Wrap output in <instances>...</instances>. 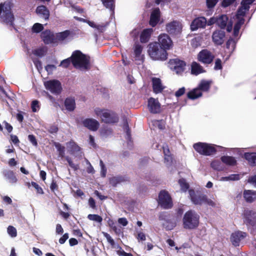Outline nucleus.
I'll return each mask as SVG.
<instances>
[{"instance_id":"obj_1","label":"nucleus","mask_w":256,"mask_h":256,"mask_svg":"<svg viewBox=\"0 0 256 256\" xmlns=\"http://www.w3.org/2000/svg\"><path fill=\"white\" fill-rule=\"evenodd\" d=\"M12 6L11 1H5L0 4V20L14 28V16L12 11Z\"/></svg>"},{"instance_id":"obj_2","label":"nucleus","mask_w":256,"mask_h":256,"mask_svg":"<svg viewBox=\"0 0 256 256\" xmlns=\"http://www.w3.org/2000/svg\"><path fill=\"white\" fill-rule=\"evenodd\" d=\"M72 65L76 68L88 70L90 68V57L80 50L74 51L70 56Z\"/></svg>"},{"instance_id":"obj_3","label":"nucleus","mask_w":256,"mask_h":256,"mask_svg":"<svg viewBox=\"0 0 256 256\" xmlns=\"http://www.w3.org/2000/svg\"><path fill=\"white\" fill-rule=\"evenodd\" d=\"M183 227L186 230L196 228L200 223V216L194 210H189L184 214L183 219Z\"/></svg>"},{"instance_id":"obj_4","label":"nucleus","mask_w":256,"mask_h":256,"mask_svg":"<svg viewBox=\"0 0 256 256\" xmlns=\"http://www.w3.org/2000/svg\"><path fill=\"white\" fill-rule=\"evenodd\" d=\"M148 48V52L152 60H165L167 59V52L162 48L157 42L150 43Z\"/></svg>"},{"instance_id":"obj_5","label":"nucleus","mask_w":256,"mask_h":256,"mask_svg":"<svg viewBox=\"0 0 256 256\" xmlns=\"http://www.w3.org/2000/svg\"><path fill=\"white\" fill-rule=\"evenodd\" d=\"M194 150L199 154L203 156H210L216 153V148L221 146L206 142H198L193 145Z\"/></svg>"},{"instance_id":"obj_6","label":"nucleus","mask_w":256,"mask_h":256,"mask_svg":"<svg viewBox=\"0 0 256 256\" xmlns=\"http://www.w3.org/2000/svg\"><path fill=\"white\" fill-rule=\"evenodd\" d=\"M97 116L100 117L102 121L106 124H114L118 122L119 118L118 114L112 111L108 110L96 108L94 110Z\"/></svg>"},{"instance_id":"obj_7","label":"nucleus","mask_w":256,"mask_h":256,"mask_svg":"<svg viewBox=\"0 0 256 256\" xmlns=\"http://www.w3.org/2000/svg\"><path fill=\"white\" fill-rule=\"evenodd\" d=\"M189 194L191 201L196 205L201 206L205 204L212 207L216 206V204L212 200L208 198L205 194H196L193 190H189Z\"/></svg>"},{"instance_id":"obj_8","label":"nucleus","mask_w":256,"mask_h":256,"mask_svg":"<svg viewBox=\"0 0 256 256\" xmlns=\"http://www.w3.org/2000/svg\"><path fill=\"white\" fill-rule=\"evenodd\" d=\"M158 203L164 209L172 208L173 204L172 198L168 192L166 190H162L158 194Z\"/></svg>"},{"instance_id":"obj_9","label":"nucleus","mask_w":256,"mask_h":256,"mask_svg":"<svg viewBox=\"0 0 256 256\" xmlns=\"http://www.w3.org/2000/svg\"><path fill=\"white\" fill-rule=\"evenodd\" d=\"M170 68L178 74H182L186 68V62L178 58L171 59L168 62Z\"/></svg>"},{"instance_id":"obj_10","label":"nucleus","mask_w":256,"mask_h":256,"mask_svg":"<svg viewBox=\"0 0 256 256\" xmlns=\"http://www.w3.org/2000/svg\"><path fill=\"white\" fill-rule=\"evenodd\" d=\"M44 86L47 90L55 94H60L62 90L61 83L56 80L46 81L44 82Z\"/></svg>"},{"instance_id":"obj_11","label":"nucleus","mask_w":256,"mask_h":256,"mask_svg":"<svg viewBox=\"0 0 256 256\" xmlns=\"http://www.w3.org/2000/svg\"><path fill=\"white\" fill-rule=\"evenodd\" d=\"M214 58V56L207 49L202 50L198 54V60L204 64H212Z\"/></svg>"},{"instance_id":"obj_12","label":"nucleus","mask_w":256,"mask_h":256,"mask_svg":"<svg viewBox=\"0 0 256 256\" xmlns=\"http://www.w3.org/2000/svg\"><path fill=\"white\" fill-rule=\"evenodd\" d=\"M159 46L162 48L164 49L166 52L170 49L173 46L172 40L169 36L166 34H162L158 37V42Z\"/></svg>"},{"instance_id":"obj_13","label":"nucleus","mask_w":256,"mask_h":256,"mask_svg":"<svg viewBox=\"0 0 256 256\" xmlns=\"http://www.w3.org/2000/svg\"><path fill=\"white\" fill-rule=\"evenodd\" d=\"M40 38L46 44H56L55 34L50 30L42 31L40 34Z\"/></svg>"},{"instance_id":"obj_14","label":"nucleus","mask_w":256,"mask_h":256,"mask_svg":"<svg viewBox=\"0 0 256 256\" xmlns=\"http://www.w3.org/2000/svg\"><path fill=\"white\" fill-rule=\"evenodd\" d=\"M166 30L172 36H177L181 33L182 27L181 24L176 21L168 23L166 26Z\"/></svg>"},{"instance_id":"obj_15","label":"nucleus","mask_w":256,"mask_h":256,"mask_svg":"<svg viewBox=\"0 0 256 256\" xmlns=\"http://www.w3.org/2000/svg\"><path fill=\"white\" fill-rule=\"evenodd\" d=\"M226 33L222 30H216L212 34V40L215 46H221L224 42Z\"/></svg>"},{"instance_id":"obj_16","label":"nucleus","mask_w":256,"mask_h":256,"mask_svg":"<svg viewBox=\"0 0 256 256\" xmlns=\"http://www.w3.org/2000/svg\"><path fill=\"white\" fill-rule=\"evenodd\" d=\"M206 20L204 17L196 18L192 21L190 24V29L192 31H194L198 28H204L206 27Z\"/></svg>"},{"instance_id":"obj_17","label":"nucleus","mask_w":256,"mask_h":256,"mask_svg":"<svg viewBox=\"0 0 256 256\" xmlns=\"http://www.w3.org/2000/svg\"><path fill=\"white\" fill-rule=\"evenodd\" d=\"M246 236L247 234L245 232L240 230L235 232L231 234L230 241L234 246H239L240 242L244 239Z\"/></svg>"},{"instance_id":"obj_18","label":"nucleus","mask_w":256,"mask_h":256,"mask_svg":"<svg viewBox=\"0 0 256 256\" xmlns=\"http://www.w3.org/2000/svg\"><path fill=\"white\" fill-rule=\"evenodd\" d=\"M254 1H242L241 6L238 9L236 14V18L240 17L243 18L246 12L249 10L250 5L252 4Z\"/></svg>"},{"instance_id":"obj_19","label":"nucleus","mask_w":256,"mask_h":256,"mask_svg":"<svg viewBox=\"0 0 256 256\" xmlns=\"http://www.w3.org/2000/svg\"><path fill=\"white\" fill-rule=\"evenodd\" d=\"M148 106L150 112L156 114L160 112V104L158 100L150 98L148 100Z\"/></svg>"},{"instance_id":"obj_20","label":"nucleus","mask_w":256,"mask_h":256,"mask_svg":"<svg viewBox=\"0 0 256 256\" xmlns=\"http://www.w3.org/2000/svg\"><path fill=\"white\" fill-rule=\"evenodd\" d=\"M83 126L91 131H96L98 130L100 124L96 120L87 118L82 121Z\"/></svg>"},{"instance_id":"obj_21","label":"nucleus","mask_w":256,"mask_h":256,"mask_svg":"<svg viewBox=\"0 0 256 256\" xmlns=\"http://www.w3.org/2000/svg\"><path fill=\"white\" fill-rule=\"evenodd\" d=\"M255 212L252 210H246L244 212V222L248 226H254L256 220L252 216Z\"/></svg>"},{"instance_id":"obj_22","label":"nucleus","mask_w":256,"mask_h":256,"mask_svg":"<svg viewBox=\"0 0 256 256\" xmlns=\"http://www.w3.org/2000/svg\"><path fill=\"white\" fill-rule=\"evenodd\" d=\"M160 17V12L159 8H154L152 12L149 20V24L154 27L158 22Z\"/></svg>"},{"instance_id":"obj_23","label":"nucleus","mask_w":256,"mask_h":256,"mask_svg":"<svg viewBox=\"0 0 256 256\" xmlns=\"http://www.w3.org/2000/svg\"><path fill=\"white\" fill-rule=\"evenodd\" d=\"M152 87L154 93L157 94L160 93L163 91L164 88L162 86V80L160 78L156 77L152 78Z\"/></svg>"},{"instance_id":"obj_24","label":"nucleus","mask_w":256,"mask_h":256,"mask_svg":"<svg viewBox=\"0 0 256 256\" xmlns=\"http://www.w3.org/2000/svg\"><path fill=\"white\" fill-rule=\"evenodd\" d=\"M153 32L152 28L143 30L140 36V42L143 44L147 43L150 40Z\"/></svg>"},{"instance_id":"obj_25","label":"nucleus","mask_w":256,"mask_h":256,"mask_svg":"<svg viewBox=\"0 0 256 256\" xmlns=\"http://www.w3.org/2000/svg\"><path fill=\"white\" fill-rule=\"evenodd\" d=\"M244 198L248 203H252L256 200V191L244 190L243 192Z\"/></svg>"},{"instance_id":"obj_26","label":"nucleus","mask_w":256,"mask_h":256,"mask_svg":"<svg viewBox=\"0 0 256 256\" xmlns=\"http://www.w3.org/2000/svg\"><path fill=\"white\" fill-rule=\"evenodd\" d=\"M4 178L8 180L10 183L14 184L18 181V179L14 172L11 170H5L2 172Z\"/></svg>"},{"instance_id":"obj_27","label":"nucleus","mask_w":256,"mask_h":256,"mask_svg":"<svg viewBox=\"0 0 256 256\" xmlns=\"http://www.w3.org/2000/svg\"><path fill=\"white\" fill-rule=\"evenodd\" d=\"M204 72H205V70L199 64L196 62H192L191 65L192 74L197 76Z\"/></svg>"},{"instance_id":"obj_28","label":"nucleus","mask_w":256,"mask_h":256,"mask_svg":"<svg viewBox=\"0 0 256 256\" xmlns=\"http://www.w3.org/2000/svg\"><path fill=\"white\" fill-rule=\"evenodd\" d=\"M36 12L39 15H40L46 20H48L50 16V12L46 6H38Z\"/></svg>"},{"instance_id":"obj_29","label":"nucleus","mask_w":256,"mask_h":256,"mask_svg":"<svg viewBox=\"0 0 256 256\" xmlns=\"http://www.w3.org/2000/svg\"><path fill=\"white\" fill-rule=\"evenodd\" d=\"M244 158L248 160L250 166H256V152H245Z\"/></svg>"},{"instance_id":"obj_30","label":"nucleus","mask_w":256,"mask_h":256,"mask_svg":"<svg viewBox=\"0 0 256 256\" xmlns=\"http://www.w3.org/2000/svg\"><path fill=\"white\" fill-rule=\"evenodd\" d=\"M64 106L68 110L73 111L76 108L74 98L72 97L67 98L64 100Z\"/></svg>"},{"instance_id":"obj_31","label":"nucleus","mask_w":256,"mask_h":256,"mask_svg":"<svg viewBox=\"0 0 256 256\" xmlns=\"http://www.w3.org/2000/svg\"><path fill=\"white\" fill-rule=\"evenodd\" d=\"M221 161L228 166H234L236 164V158L232 156H224L220 158Z\"/></svg>"},{"instance_id":"obj_32","label":"nucleus","mask_w":256,"mask_h":256,"mask_svg":"<svg viewBox=\"0 0 256 256\" xmlns=\"http://www.w3.org/2000/svg\"><path fill=\"white\" fill-rule=\"evenodd\" d=\"M228 18L226 14L217 17V25L221 28L224 29L226 26Z\"/></svg>"},{"instance_id":"obj_33","label":"nucleus","mask_w":256,"mask_h":256,"mask_svg":"<svg viewBox=\"0 0 256 256\" xmlns=\"http://www.w3.org/2000/svg\"><path fill=\"white\" fill-rule=\"evenodd\" d=\"M212 84L211 81H208L202 80L200 81L198 86L197 87L200 92H207L209 91L210 85Z\"/></svg>"},{"instance_id":"obj_34","label":"nucleus","mask_w":256,"mask_h":256,"mask_svg":"<svg viewBox=\"0 0 256 256\" xmlns=\"http://www.w3.org/2000/svg\"><path fill=\"white\" fill-rule=\"evenodd\" d=\"M202 93L198 88H194L187 94V97L190 100H195L201 97Z\"/></svg>"},{"instance_id":"obj_35","label":"nucleus","mask_w":256,"mask_h":256,"mask_svg":"<svg viewBox=\"0 0 256 256\" xmlns=\"http://www.w3.org/2000/svg\"><path fill=\"white\" fill-rule=\"evenodd\" d=\"M70 31L68 30H66L64 32L55 34L56 41V44H58L59 42H62L66 40L70 35Z\"/></svg>"},{"instance_id":"obj_36","label":"nucleus","mask_w":256,"mask_h":256,"mask_svg":"<svg viewBox=\"0 0 256 256\" xmlns=\"http://www.w3.org/2000/svg\"><path fill=\"white\" fill-rule=\"evenodd\" d=\"M126 180V179L125 177L122 176H118L110 178L109 182L110 185L115 187L118 184Z\"/></svg>"},{"instance_id":"obj_37","label":"nucleus","mask_w":256,"mask_h":256,"mask_svg":"<svg viewBox=\"0 0 256 256\" xmlns=\"http://www.w3.org/2000/svg\"><path fill=\"white\" fill-rule=\"evenodd\" d=\"M47 51V48L42 46L33 50H32V54L36 56L42 57L46 54Z\"/></svg>"},{"instance_id":"obj_38","label":"nucleus","mask_w":256,"mask_h":256,"mask_svg":"<svg viewBox=\"0 0 256 256\" xmlns=\"http://www.w3.org/2000/svg\"><path fill=\"white\" fill-rule=\"evenodd\" d=\"M162 149L164 154V156L165 161L167 162H171L172 160V157L168 144L163 146Z\"/></svg>"},{"instance_id":"obj_39","label":"nucleus","mask_w":256,"mask_h":256,"mask_svg":"<svg viewBox=\"0 0 256 256\" xmlns=\"http://www.w3.org/2000/svg\"><path fill=\"white\" fill-rule=\"evenodd\" d=\"M54 146L57 149L58 152V155L62 158L64 157L65 154V147L62 146L60 144L57 142H54Z\"/></svg>"},{"instance_id":"obj_40","label":"nucleus","mask_w":256,"mask_h":256,"mask_svg":"<svg viewBox=\"0 0 256 256\" xmlns=\"http://www.w3.org/2000/svg\"><path fill=\"white\" fill-rule=\"evenodd\" d=\"M236 46V42L232 38H229L226 42V48L228 49L230 52L234 50Z\"/></svg>"},{"instance_id":"obj_41","label":"nucleus","mask_w":256,"mask_h":256,"mask_svg":"<svg viewBox=\"0 0 256 256\" xmlns=\"http://www.w3.org/2000/svg\"><path fill=\"white\" fill-rule=\"evenodd\" d=\"M104 6L110 9L112 13L114 14L115 8V1H102Z\"/></svg>"},{"instance_id":"obj_42","label":"nucleus","mask_w":256,"mask_h":256,"mask_svg":"<svg viewBox=\"0 0 256 256\" xmlns=\"http://www.w3.org/2000/svg\"><path fill=\"white\" fill-rule=\"evenodd\" d=\"M43 30H44L43 25L40 23L34 24L32 28V32H35V33H39L41 32H42Z\"/></svg>"},{"instance_id":"obj_43","label":"nucleus","mask_w":256,"mask_h":256,"mask_svg":"<svg viewBox=\"0 0 256 256\" xmlns=\"http://www.w3.org/2000/svg\"><path fill=\"white\" fill-rule=\"evenodd\" d=\"M88 218L92 221H94L100 223L102 220V218L101 216L96 214H90L88 216Z\"/></svg>"},{"instance_id":"obj_44","label":"nucleus","mask_w":256,"mask_h":256,"mask_svg":"<svg viewBox=\"0 0 256 256\" xmlns=\"http://www.w3.org/2000/svg\"><path fill=\"white\" fill-rule=\"evenodd\" d=\"M68 144L72 153L78 152L80 150V148L74 142H70Z\"/></svg>"},{"instance_id":"obj_45","label":"nucleus","mask_w":256,"mask_h":256,"mask_svg":"<svg viewBox=\"0 0 256 256\" xmlns=\"http://www.w3.org/2000/svg\"><path fill=\"white\" fill-rule=\"evenodd\" d=\"M143 47L140 44H136L134 48V53L136 57L138 58L142 54Z\"/></svg>"},{"instance_id":"obj_46","label":"nucleus","mask_w":256,"mask_h":256,"mask_svg":"<svg viewBox=\"0 0 256 256\" xmlns=\"http://www.w3.org/2000/svg\"><path fill=\"white\" fill-rule=\"evenodd\" d=\"M211 167L217 170H222L221 162L218 160H213L210 164Z\"/></svg>"},{"instance_id":"obj_47","label":"nucleus","mask_w":256,"mask_h":256,"mask_svg":"<svg viewBox=\"0 0 256 256\" xmlns=\"http://www.w3.org/2000/svg\"><path fill=\"white\" fill-rule=\"evenodd\" d=\"M178 183L181 187V189L186 192L189 188V184L186 182V180L184 178L180 179Z\"/></svg>"},{"instance_id":"obj_48","label":"nucleus","mask_w":256,"mask_h":256,"mask_svg":"<svg viewBox=\"0 0 256 256\" xmlns=\"http://www.w3.org/2000/svg\"><path fill=\"white\" fill-rule=\"evenodd\" d=\"M65 159L68 162L69 166L74 170H77L79 168V165L78 164H74L70 157H69L68 156H66L65 157Z\"/></svg>"},{"instance_id":"obj_49","label":"nucleus","mask_w":256,"mask_h":256,"mask_svg":"<svg viewBox=\"0 0 256 256\" xmlns=\"http://www.w3.org/2000/svg\"><path fill=\"white\" fill-rule=\"evenodd\" d=\"M32 62L38 72L40 73L43 68L41 61L38 58H34Z\"/></svg>"},{"instance_id":"obj_50","label":"nucleus","mask_w":256,"mask_h":256,"mask_svg":"<svg viewBox=\"0 0 256 256\" xmlns=\"http://www.w3.org/2000/svg\"><path fill=\"white\" fill-rule=\"evenodd\" d=\"M224 180H238L240 179L239 174H232L228 176L224 177Z\"/></svg>"},{"instance_id":"obj_51","label":"nucleus","mask_w":256,"mask_h":256,"mask_svg":"<svg viewBox=\"0 0 256 256\" xmlns=\"http://www.w3.org/2000/svg\"><path fill=\"white\" fill-rule=\"evenodd\" d=\"M8 232L12 237H16L17 236V232L16 228L12 226H10L8 228Z\"/></svg>"},{"instance_id":"obj_52","label":"nucleus","mask_w":256,"mask_h":256,"mask_svg":"<svg viewBox=\"0 0 256 256\" xmlns=\"http://www.w3.org/2000/svg\"><path fill=\"white\" fill-rule=\"evenodd\" d=\"M118 248H119V250L116 251L117 254L118 256H133V255L130 253H127L125 252L120 246H118Z\"/></svg>"},{"instance_id":"obj_53","label":"nucleus","mask_w":256,"mask_h":256,"mask_svg":"<svg viewBox=\"0 0 256 256\" xmlns=\"http://www.w3.org/2000/svg\"><path fill=\"white\" fill-rule=\"evenodd\" d=\"M31 108L32 112H36L40 108L39 102L37 100H33L31 104Z\"/></svg>"},{"instance_id":"obj_54","label":"nucleus","mask_w":256,"mask_h":256,"mask_svg":"<svg viewBox=\"0 0 256 256\" xmlns=\"http://www.w3.org/2000/svg\"><path fill=\"white\" fill-rule=\"evenodd\" d=\"M222 68V60L220 58H216L214 62V69L215 70H220Z\"/></svg>"},{"instance_id":"obj_55","label":"nucleus","mask_w":256,"mask_h":256,"mask_svg":"<svg viewBox=\"0 0 256 256\" xmlns=\"http://www.w3.org/2000/svg\"><path fill=\"white\" fill-rule=\"evenodd\" d=\"M108 224L116 234H119L120 233V230L118 228L116 224L113 221L109 222Z\"/></svg>"},{"instance_id":"obj_56","label":"nucleus","mask_w":256,"mask_h":256,"mask_svg":"<svg viewBox=\"0 0 256 256\" xmlns=\"http://www.w3.org/2000/svg\"><path fill=\"white\" fill-rule=\"evenodd\" d=\"M103 234L104 236L106 238L108 242V243L110 244L114 247L115 245V242L114 240L110 236L106 233V232H103Z\"/></svg>"},{"instance_id":"obj_57","label":"nucleus","mask_w":256,"mask_h":256,"mask_svg":"<svg viewBox=\"0 0 256 256\" xmlns=\"http://www.w3.org/2000/svg\"><path fill=\"white\" fill-rule=\"evenodd\" d=\"M72 62L70 58H68L62 60L60 62V66H62L63 68H68Z\"/></svg>"},{"instance_id":"obj_58","label":"nucleus","mask_w":256,"mask_h":256,"mask_svg":"<svg viewBox=\"0 0 256 256\" xmlns=\"http://www.w3.org/2000/svg\"><path fill=\"white\" fill-rule=\"evenodd\" d=\"M31 184L36 190L37 193L40 194H44V191L42 188L36 182H32Z\"/></svg>"},{"instance_id":"obj_59","label":"nucleus","mask_w":256,"mask_h":256,"mask_svg":"<svg viewBox=\"0 0 256 256\" xmlns=\"http://www.w3.org/2000/svg\"><path fill=\"white\" fill-rule=\"evenodd\" d=\"M28 140L34 146H38V144L37 140L36 138V136L34 134H29L28 136Z\"/></svg>"},{"instance_id":"obj_60","label":"nucleus","mask_w":256,"mask_h":256,"mask_svg":"<svg viewBox=\"0 0 256 256\" xmlns=\"http://www.w3.org/2000/svg\"><path fill=\"white\" fill-rule=\"evenodd\" d=\"M186 91V89L184 87L179 88L175 93V96L177 98H179L182 96Z\"/></svg>"},{"instance_id":"obj_61","label":"nucleus","mask_w":256,"mask_h":256,"mask_svg":"<svg viewBox=\"0 0 256 256\" xmlns=\"http://www.w3.org/2000/svg\"><path fill=\"white\" fill-rule=\"evenodd\" d=\"M56 68V66L53 64H48L45 66V69L48 74L52 73L54 70Z\"/></svg>"},{"instance_id":"obj_62","label":"nucleus","mask_w":256,"mask_h":256,"mask_svg":"<svg viewBox=\"0 0 256 256\" xmlns=\"http://www.w3.org/2000/svg\"><path fill=\"white\" fill-rule=\"evenodd\" d=\"M136 238L138 239V241H144L146 240V235L145 234L142 232H139Z\"/></svg>"},{"instance_id":"obj_63","label":"nucleus","mask_w":256,"mask_h":256,"mask_svg":"<svg viewBox=\"0 0 256 256\" xmlns=\"http://www.w3.org/2000/svg\"><path fill=\"white\" fill-rule=\"evenodd\" d=\"M58 130V127L56 125L50 126L48 131L50 134H56Z\"/></svg>"},{"instance_id":"obj_64","label":"nucleus","mask_w":256,"mask_h":256,"mask_svg":"<svg viewBox=\"0 0 256 256\" xmlns=\"http://www.w3.org/2000/svg\"><path fill=\"white\" fill-rule=\"evenodd\" d=\"M24 114V112H22V111H20L18 112V113L16 115V118L17 119V120L20 122H23V120H24V116L23 114Z\"/></svg>"}]
</instances>
